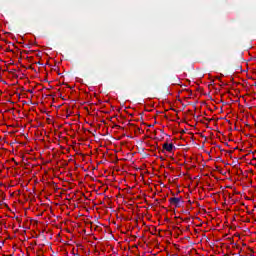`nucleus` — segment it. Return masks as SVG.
Here are the masks:
<instances>
[{
  "label": "nucleus",
  "instance_id": "obj_5",
  "mask_svg": "<svg viewBox=\"0 0 256 256\" xmlns=\"http://www.w3.org/2000/svg\"><path fill=\"white\" fill-rule=\"evenodd\" d=\"M180 165H184L185 169H191V168L187 165V163H185V162H184V164H180Z\"/></svg>",
  "mask_w": 256,
  "mask_h": 256
},
{
  "label": "nucleus",
  "instance_id": "obj_2",
  "mask_svg": "<svg viewBox=\"0 0 256 256\" xmlns=\"http://www.w3.org/2000/svg\"><path fill=\"white\" fill-rule=\"evenodd\" d=\"M169 202L171 203V205L179 207V204L181 203V198L173 197L169 199Z\"/></svg>",
  "mask_w": 256,
  "mask_h": 256
},
{
  "label": "nucleus",
  "instance_id": "obj_8",
  "mask_svg": "<svg viewBox=\"0 0 256 256\" xmlns=\"http://www.w3.org/2000/svg\"><path fill=\"white\" fill-rule=\"evenodd\" d=\"M95 169H97V167H92V171H95Z\"/></svg>",
  "mask_w": 256,
  "mask_h": 256
},
{
  "label": "nucleus",
  "instance_id": "obj_7",
  "mask_svg": "<svg viewBox=\"0 0 256 256\" xmlns=\"http://www.w3.org/2000/svg\"><path fill=\"white\" fill-rule=\"evenodd\" d=\"M14 163H15V165H21L22 162L15 161Z\"/></svg>",
  "mask_w": 256,
  "mask_h": 256
},
{
  "label": "nucleus",
  "instance_id": "obj_1",
  "mask_svg": "<svg viewBox=\"0 0 256 256\" xmlns=\"http://www.w3.org/2000/svg\"><path fill=\"white\" fill-rule=\"evenodd\" d=\"M163 151L164 153H173V151H175V145H173V143H164Z\"/></svg>",
  "mask_w": 256,
  "mask_h": 256
},
{
  "label": "nucleus",
  "instance_id": "obj_3",
  "mask_svg": "<svg viewBox=\"0 0 256 256\" xmlns=\"http://www.w3.org/2000/svg\"><path fill=\"white\" fill-rule=\"evenodd\" d=\"M225 165H232V167H237V165H239V161H233L231 164L225 163Z\"/></svg>",
  "mask_w": 256,
  "mask_h": 256
},
{
  "label": "nucleus",
  "instance_id": "obj_9",
  "mask_svg": "<svg viewBox=\"0 0 256 256\" xmlns=\"http://www.w3.org/2000/svg\"><path fill=\"white\" fill-rule=\"evenodd\" d=\"M191 167H192V168H194V167H197V166H195V165H192Z\"/></svg>",
  "mask_w": 256,
  "mask_h": 256
},
{
  "label": "nucleus",
  "instance_id": "obj_10",
  "mask_svg": "<svg viewBox=\"0 0 256 256\" xmlns=\"http://www.w3.org/2000/svg\"><path fill=\"white\" fill-rule=\"evenodd\" d=\"M101 163H103V162H99L98 165H101Z\"/></svg>",
  "mask_w": 256,
  "mask_h": 256
},
{
  "label": "nucleus",
  "instance_id": "obj_4",
  "mask_svg": "<svg viewBox=\"0 0 256 256\" xmlns=\"http://www.w3.org/2000/svg\"><path fill=\"white\" fill-rule=\"evenodd\" d=\"M198 167L200 171H203V169H205V164H199Z\"/></svg>",
  "mask_w": 256,
  "mask_h": 256
},
{
  "label": "nucleus",
  "instance_id": "obj_6",
  "mask_svg": "<svg viewBox=\"0 0 256 256\" xmlns=\"http://www.w3.org/2000/svg\"><path fill=\"white\" fill-rule=\"evenodd\" d=\"M89 167H90V166H88L87 168L82 167V169H83V171H89Z\"/></svg>",
  "mask_w": 256,
  "mask_h": 256
}]
</instances>
